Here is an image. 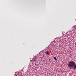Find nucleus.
Listing matches in <instances>:
<instances>
[{
  "label": "nucleus",
  "mask_w": 76,
  "mask_h": 76,
  "mask_svg": "<svg viewBox=\"0 0 76 76\" xmlns=\"http://www.w3.org/2000/svg\"><path fill=\"white\" fill-rule=\"evenodd\" d=\"M68 67L70 69H76V64L75 62L71 61L68 63Z\"/></svg>",
  "instance_id": "1"
},
{
  "label": "nucleus",
  "mask_w": 76,
  "mask_h": 76,
  "mask_svg": "<svg viewBox=\"0 0 76 76\" xmlns=\"http://www.w3.org/2000/svg\"><path fill=\"white\" fill-rule=\"evenodd\" d=\"M53 57L54 58V59H55L56 61H57V58H56V57Z\"/></svg>",
  "instance_id": "2"
},
{
  "label": "nucleus",
  "mask_w": 76,
  "mask_h": 76,
  "mask_svg": "<svg viewBox=\"0 0 76 76\" xmlns=\"http://www.w3.org/2000/svg\"><path fill=\"white\" fill-rule=\"evenodd\" d=\"M55 41L54 40V41H53V42H55Z\"/></svg>",
  "instance_id": "3"
},
{
  "label": "nucleus",
  "mask_w": 76,
  "mask_h": 76,
  "mask_svg": "<svg viewBox=\"0 0 76 76\" xmlns=\"http://www.w3.org/2000/svg\"><path fill=\"white\" fill-rule=\"evenodd\" d=\"M49 53H48V54H49Z\"/></svg>",
  "instance_id": "4"
},
{
  "label": "nucleus",
  "mask_w": 76,
  "mask_h": 76,
  "mask_svg": "<svg viewBox=\"0 0 76 76\" xmlns=\"http://www.w3.org/2000/svg\"><path fill=\"white\" fill-rule=\"evenodd\" d=\"M35 65H37V64H35Z\"/></svg>",
  "instance_id": "5"
}]
</instances>
